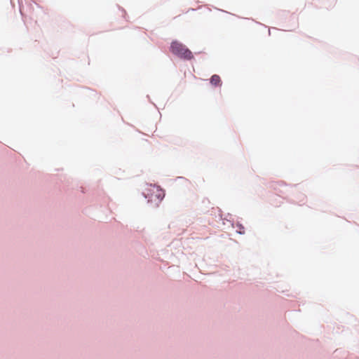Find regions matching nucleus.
<instances>
[{
  "label": "nucleus",
  "mask_w": 359,
  "mask_h": 359,
  "mask_svg": "<svg viewBox=\"0 0 359 359\" xmlns=\"http://www.w3.org/2000/svg\"><path fill=\"white\" fill-rule=\"evenodd\" d=\"M170 49L171 52L174 55H176L181 58L185 60H191L193 58V54L191 51L184 45L177 41H174L171 43Z\"/></svg>",
  "instance_id": "f257e3e1"
},
{
  "label": "nucleus",
  "mask_w": 359,
  "mask_h": 359,
  "mask_svg": "<svg viewBox=\"0 0 359 359\" xmlns=\"http://www.w3.org/2000/svg\"><path fill=\"white\" fill-rule=\"evenodd\" d=\"M149 201L160 203L165 196L164 191L158 186H151L149 189Z\"/></svg>",
  "instance_id": "f03ea898"
},
{
  "label": "nucleus",
  "mask_w": 359,
  "mask_h": 359,
  "mask_svg": "<svg viewBox=\"0 0 359 359\" xmlns=\"http://www.w3.org/2000/svg\"><path fill=\"white\" fill-rule=\"evenodd\" d=\"M210 83L213 86H221L222 82L219 75L214 74L210 78Z\"/></svg>",
  "instance_id": "7ed1b4c3"
}]
</instances>
